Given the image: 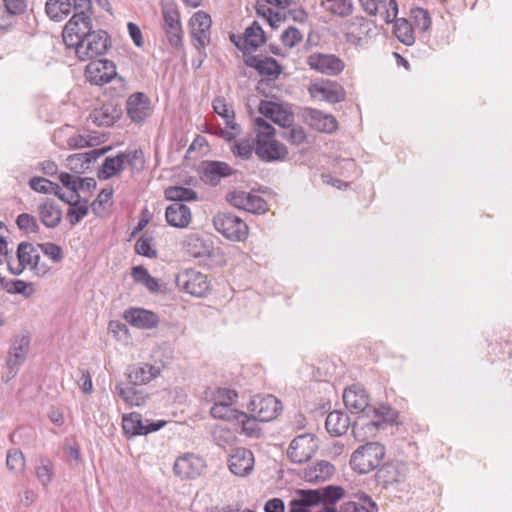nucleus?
Returning a JSON list of instances; mask_svg holds the SVG:
<instances>
[{"label": "nucleus", "mask_w": 512, "mask_h": 512, "mask_svg": "<svg viewBox=\"0 0 512 512\" xmlns=\"http://www.w3.org/2000/svg\"><path fill=\"white\" fill-rule=\"evenodd\" d=\"M385 447L379 442H367L359 446L350 457V467L359 474L375 470L385 456Z\"/></svg>", "instance_id": "obj_1"}, {"label": "nucleus", "mask_w": 512, "mask_h": 512, "mask_svg": "<svg viewBox=\"0 0 512 512\" xmlns=\"http://www.w3.org/2000/svg\"><path fill=\"white\" fill-rule=\"evenodd\" d=\"M371 411L374 414L373 419H368L367 416L362 415L353 425L354 437L360 441L373 437L379 429L384 427V424L392 423L395 420L396 413L390 407L371 408Z\"/></svg>", "instance_id": "obj_2"}, {"label": "nucleus", "mask_w": 512, "mask_h": 512, "mask_svg": "<svg viewBox=\"0 0 512 512\" xmlns=\"http://www.w3.org/2000/svg\"><path fill=\"white\" fill-rule=\"evenodd\" d=\"M110 47L107 32L98 29L82 38L72 48L80 61H87L105 54Z\"/></svg>", "instance_id": "obj_3"}, {"label": "nucleus", "mask_w": 512, "mask_h": 512, "mask_svg": "<svg viewBox=\"0 0 512 512\" xmlns=\"http://www.w3.org/2000/svg\"><path fill=\"white\" fill-rule=\"evenodd\" d=\"M163 30L169 45L177 50H183L184 31L181 24L180 12L174 3L165 4L161 9Z\"/></svg>", "instance_id": "obj_4"}, {"label": "nucleus", "mask_w": 512, "mask_h": 512, "mask_svg": "<svg viewBox=\"0 0 512 512\" xmlns=\"http://www.w3.org/2000/svg\"><path fill=\"white\" fill-rule=\"evenodd\" d=\"M213 224L219 233L232 241H242L248 235L247 224L232 213H218L213 219Z\"/></svg>", "instance_id": "obj_5"}, {"label": "nucleus", "mask_w": 512, "mask_h": 512, "mask_svg": "<svg viewBox=\"0 0 512 512\" xmlns=\"http://www.w3.org/2000/svg\"><path fill=\"white\" fill-rule=\"evenodd\" d=\"M91 14L75 12L63 29V41L68 48H72L93 30Z\"/></svg>", "instance_id": "obj_6"}, {"label": "nucleus", "mask_w": 512, "mask_h": 512, "mask_svg": "<svg viewBox=\"0 0 512 512\" xmlns=\"http://www.w3.org/2000/svg\"><path fill=\"white\" fill-rule=\"evenodd\" d=\"M30 346V339L24 335H17L11 339V344L8 351L6 360L5 374L6 381L15 377L20 367L26 360Z\"/></svg>", "instance_id": "obj_7"}, {"label": "nucleus", "mask_w": 512, "mask_h": 512, "mask_svg": "<svg viewBox=\"0 0 512 512\" xmlns=\"http://www.w3.org/2000/svg\"><path fill=\"white\" fill-rule=\"evenodd\" d=\"M6 254V263L8 270L13 275H20L26 266H31L32 269H37L40 255L31 243L21 242L18 245L15 261L12 255Z\"/></svg>", "instance_id": "obj_8"}, {"label": "nucleus", "mask_w": 512, "mask_h": 512, "mask_svg": "<svg viewBox=\"0 0 512 512\" xmlns=\"http://www.w3.org/2000/svg\"><path fill=\"white\" fill-rule=\"evenodd\" d=\"M190 37L194 47L201 51L210 43L212 20L204 11L195 12L189 20Z\"/></svg>", "instance_id": "obj_9"}, {"label": "nucleus", "mask_w": 512, "mask_h": 512, "mask_svg": "<svg viewBox=\"0 0 512 512\" xmlns=\"http://www.w3.org/2000/svg\"><path fill=\"white\" fill-rule=\"evenodd\" d=\"M311 70L328 76L339 75L345 68L344 61L335 54L314 52L306 57Z\"/></svg>", "instance_id": "obj_10"}, {"label": "nucleus", "mask_w": 512, "mask_h": 512, "mask_svg": "<svg viewBox=\"0 0 512 512\" xmlns=\"http://www.w3.org/2000/svg\"><path fill=\"white\" fill-rule=\"evenodd\" d=\"M213 110L225 121V128H219V136L226 141H233L240 135L241 128L235 122V113L232 107L222 97H217L212 103Z\"/></svg>", "instance_id": "obj_11"}, {"label": "nucleus", "mask_w": 512, "mask_h": 512, "mask_svg": "<svg viewBox=\"0 0 512 512\" xmlns=\"http://www.w3.org/2000/svg\"><path fill=\"white\" fill-rule=\"evenodd\" d=\"M249 407L252 415L261 422L273 420L282 410L281 402L270 394L254 396Z\"/></svg>", "instance_id": "obj_12"}, {"label": "nucleus", "mask_w": 512, "mask_h": 512, "mask_svg": "<svg viewBox=\"0 0 512 512\" xmlns=\"http://www.w3.org/2000/svg\"><path fill=\"white\" fill-rule=\"evenodd\" d=\"M205 468V460L194 453L179 456L173 465L175 475L181 479H195L203 473Z\"/></svg>", "instance_id": "obj_13"}, {"label": "nucleus", "mask_w": 512, "mask_h": 512, "mask_svg": "<svg viewBox=\"0 0 512 512\" xmlns=\"http://www.w3.org/2000/svg\"><path fill=\"white\" fill-rule=\"evenodd\" d=\"M318 446L312 434H302L294 438L287 450V456L294 463H304L312 458Z\"/></svg>", "instance_id": "obj_14"}, {"label": "nucleus", "mask_w": 512, "mask_h": 512, "mask_svg": "<svg viewBox=\"0 0 512 512\" xmlns=\"http://www.w3.org/2000/svg\"><path fill=\"white\" fill-rule=\"evenodd\" d=\"M116 76L115 64L106 59L91 61L85 68V77L93 85L102 86L109 83Z\"/></svg>", "instance_id": "obj_15"}, {"label": "nucleus", "mask_w": 512, "mask_h": 512, "mask_svg": "<svg viewBox=\"0 0 512 512\" xmlns=\"http://www.w3.org/2000/svg\"><path fill=\"white\" fill-rule=\"evenodd\" d=\"M176 282L185 292L197 297L204 296L209 288L206 275L194 269L181 272Z\"/></svg>", "instance_id": "obj_16"}, {"label": "nucleus", "mask_w": 512, "mask_h": 512, "mask_svg": "<svg viewBox=\"0 0 512 512\" xmlns=\"http://www.w3.org/2000/svg\"><path fill=\"white\" fill-rule=\"evenodd\" d=\"M227 201L235 208L251 212L264 213L266 211L265 200L250 192L235 190L227 194Z\"/></svg>", "instance_id": "obj_17"}, {"label": "nucleus", "mask_w": 512, "mask_h": 512, "mask_svg": "<svg viewBox=\"0 0 512 512\" xmlns=\"http://www.w3.org/2000/svg\"><path fill=\"white\" fill-rule=\"evenodd\" d=\"M408 473V464L403 461H397L383 465L376 472L375 478L379 485L387 488L391 485L404 482Z\"/></svg>", "instance_id": "obj_18"}, {"label": "nucleus", "mask_w": 512, "mask_h": 512, "mask_svg": "<svg viewBox=\"0 0 512 512\" xmlns=\"http://www.w3.org/2000/svg\"><path fill=\"white\" fill-rule=\"evenodd\" d=\"M343 401L351 413H370L369 396L366 390L360 385L353 384L346 388L343 393Z\"/></svg>", "instance_id": "obj_19"}, {"label": "nucleus", "mask_w": 512, "mask_h": 512, "mask_svg": "<svg viewBox=\"0 0 512 512\" xmlns=\"http://www.w3.org/2000/svg\"><path fill=\"white\" fill-rule=\"evenodd\" d=\"M374 24L372 21L356 16L350 19L345 25V38L349 43L361 45L371 36Z\"/></svg>", "instance_id": "obj_20"}, {"label": "nucleus", "mask_w": 512, "mask_h": 512, "mask_svg": "<svg viewBox=\"0 0 512 512\" xmlns=\"http://www.w3.org/2000/svg\"><path fill=\"white\" fill-rule=\"evenodd\" d=\"M258 110L262 115L282 127L290 126L294 121V114L291 109L280 103L261 100Z\"/></svg>", "instance_id": "obj_21"}, {"label": "nucleus", "mask_w": 512, "mask_h": 512, "mask_svg": "<svg viewBox=\"0 0 512 512\" xmlns=\"http://www.w3.org/2000/svg\"><path fill=\"white\" fill-rule=\"evenodd\" d=\"M255 154L264 162H274L284 160L288 155V151L282 143L273 137L257 140L255 142Z\"/></svg>", "instance_id": "obj_22"}, {"label": "nucleus", "mask_w": 512, "mask_h": 512, "mask_svg": "<svg viewBox=\"0 0 512 512\" xmlns=\"http://www.w3.org/2000/svg\"><path fill=\"white\" fill-rule=\"evenodd\" d=\"M151 103L148 96L142 92L131 94L126 101V111L131 121L143 122L151 114Z\"/></svg>", "instance_id": "obj_23"}, {"label": "nucleus", "mask_w": 512, "mask_h": 512, "mask_svg": "<svg viewBox=\"0 0 512 512\" xmlns=\"http://www.w3.org/2000/svg\"><path fill=\"white\" fill-rule=\"evenodd\" d=\"M123 318L131 326L145 330L157 327L160 321L156 313L144 308H130L124 312Z\"/></svg>", "instance_id": "obj_24"}, {"label": "nucleus", "mask_w": 512, "mask_h": 512, "mask_svg": "<svg viewBox=\"0 0 512 512\" xmlns=\"http://www.w3.org/2000/svg\"><path fill=\"white\" fill-rule=\"evenodd\" d=\"M164 424V422L158 421L144 425L141 415L135 412L124 415L122 419L123 431L129 436L146 435L150 432L158 431Z\"/></svg>", "instance_id": "obj_25"}, {"label": "nucleus", "mask_w": 512, "mask_h": 512, "mask_svg": "<svg viewBox=\"0 0 512 512\" xmlns=\"http://www.w3.org/2000/svg\"><path fill=\"white\" fill-rule=\"evenodd\" d=\"M230 471L240 477L249 475L254 468L253 453L246 448H237L230 456L229 460Z\"/></svg>", "instance_id": "obj_26"}, {"label": "nucleus", "mask_w": 512, "mask_h": 512, "mask_svg": "<svg viewBox=\"0 0 512 512\" xmlns=\"http://www.w3.org/2000/svg\"><path fill=\"white\" fill-rule=\"evenodd\" d=\"M246 64L270 79H276L282 73L281 65L272 57L253 55L246 60Z\"/></svg>", "instance_id": "obj_27"}, {"label": "nucleus", "mask_w": 512, "mask_h": 512, "mask_svg": "<svg viewBox=\"0 0 512 512\" xmlns=\"http://www.w3.org/2000/svg\"><path fill=\"white\" fill-rule=\"evenodd\" d=\"M121 115V109L112 101L103 103L90 113V119L97 126H111Z\"/></svg>", "instance_id": "obj_28"}, {"label": "nucleus", "mask_w": 512, "mask_h": 512, "mask_svg": "<svg viewBox=\"0 0 512 512\" xmlns=\"http://www.w3.org/2000/svg\"><path fill=\"white\" fill-rule=\"evenodd\" d=\"M165 218L170 226L185 228L191 222V211L183 203H172L166 208Z\"/></svg>", "instance_id": "obj_29"}, {"label": "nucleus", "mask_w": 512, "mask_h": 512, "mask_svg": "<svg viewBox=\"0 0 512 512\" xmlns=\"http://www.w3.org/2000/svg\"><path fill=\"white\" fill-rule=\"evenodd\" d=\"M334 473L335 467L333 464L326 460H320L313 466L305 468L302 476L307 482L317 483L330 479Z\"/></svg>", "instance_id": "obj_30"}, {"label": "nucleus", "mask_w": 512, "mask_h": 512, "mask_svg": "<svg viewBox=\"0 0 512 512\" xmlns=\"http://www.w3.org/2000/svg\"><path fill=\"white\" fill-rule=\"evenodd\" d=\"M233 169L225 162H206L202 170V178L211 185H217L222 178L233 174Z\"/></svg>", "instance_id": "obj_31"}, {"label": "nucleus", "mask_w": 512, "mask_h": 512, "mask_svg": "<svg viewBox=\"0 0 512 512\" xmlns=\"http://www.w3.org/2000/svg\"><path fill=\"white\" fill-rule=\"evenodd\" d=\"M160 375V368L150 364L135 365L128 370L129 383L137 386L143 385Z\"/></svg>", "instance_id": "obj_32"}, {"label": "nucleus", "mask_w": 512, "mask_h": 512, "mask_svg": "<svg viewBox=\"0 0 512 512\" xmlns=\"http://www.w3.org/2000/svg\"><path fill=\"white\" fill-rule=\"evenodd\" d=\"M264 42L265 35L262 27L257 22H253L251 26L246 28L242 44L235 42V45L244 52H250L256 50Z\"/></svg>", "instance_id": "obj_33"}, {"label": "nucleus", "mask_w": 512, "mask_h": 512, "mask_svg": "<svg viewBox=\"0 0 512 512\" xmlns=\"http://www.w3.org/2000/svg\"><path fill=\"white\" fill-rule=\"evenodd\" d=\"M182 247L187 254L195 258L209 256L211 252L210 245L196 233L186 235Z\"/></svg>", "instance_id": "obj_34"}, {"label": "nucleus", "mask_w": 512, "mask_h": 512, "mask_svg": "<svg viewBox=\"0 0 512 512\" xmlns=\"http://www.w3.org/2000/svg\"><path fill=\"white\" fill-rule=\"evenodd\" d=\"M308 119L310 126L320 132L333 133L337 130V121L331 114H325L320 110L310 109L308 111Z\"/></svg>", "instance_id": "obj_35"}, {"label": "nucleus", "mask_w": 512, "mask_h": 512, "mask_svg": "<svg viewBox=\"0 0 512 512\" xmlns=\"http://www.w3.org/2000/svg\"><path fill=\"white\" fill-rule=\"evenodd\" d=\"M40 220L47 228L57 227L62 219V210L51 200H46L38 206Z\"/></svg>", "instance_id": "obj_36"}, {"label": "nucleus", "mask_w": 512, "mask_h": 512, "mask_svg": "<svg viewBox=\"0 0 512 512\" xmlns=\"http://www.w3.org/2000/svg\"><path fill=\"white\" fill-rule=\"evenodd\" d=\"M307 491L309 493H315L317 498L316 506L321 504L322 507H335L336 502L344 496V489L340 486L333 485Z\"/></svg>", "instance_id": "obj_37"}, {"label": "nucleus", "mask_w": 512, "mask_h": 512, "mask_svg": "<svg viewBox=\"0 0 512 512\" xmlns=\"http://www.w3.org/2000/svg\"><path fill=\"white\" fill-rule=\"evenodd\" d=\"M349 425V417L341 411H332L326 417L325 427L327 432L332 436H341L345 434Z\"/></svg>", "instance_id": "obj_38"}, {"label": "nucleus", "mask_w": 512, "mask_h": 512, "mask_svg": "<svg viewBox=\"0 0 512 512\" xmlns=\"http://www.w3.org/2000/svg\"><path fill=\"white\" fill-rule=\"evenodd\" d=\"M321 8L328 14L346 18L353 13V0H319Z\"/></svg>", "instance_id": "obj_39"}, {"label": "nucleus", "mask_w": 512, "mask_h": 512, "mask_svg": "<svg viewBox=\"0 0 512 512\" xmlns=\"http://www.w3.org/2000/svg\"><path fill=\"white\" fill-rule=\"evenodd\" d=\"M313 97H320L330 103H337L343 99L342 90L332 82L313 85L310 89Z\"/></svg>", "instance_id": "obj_40"}, {"label": "nucleus", "mask_w": 512, "mask_h": 512, "mask_svg": "<svg viewBox=\"0 0 512 512\" xmlns=\"http://www.w3.org/2000/svg\"><path fill=\"white\" fill-rule=\"evenodd\" d=\"M315 493H309L307 490H298L297 497L289 502L288 512H314L316 507Z\"/></svg>", "instance_id": "obj_41"}, {"label": "nucleus", "mask_w": 512, "mask_h": 512, "mask_svg": "<svg viewBox=\"0 0 512 512\" xmlns=\"http://www.w3.org/2000/svg\"><path fill=\"white\" fill-rule=\"evenodd\" d=\"M393 33L396 38L407 46L415 42L414 28L406 18H398L394 21Z\"/></svg>", "instance_id": "obj_42"}, {"label": "nucleus", "mask_w": 512, "mask_h": 512, "mask_svg": "<svg viewBox=\"0 0 512 512\" xmlns=\"http://www.w3.org/2000/svg\"><path fill=\"white\" fill-rule=\"evenodd\" d=\"M71 8V0H47L45 11L49 18L60 21L70 13Z\"/></svg>", "instance_id": "obj_43"}, {"label": "nucleus", "mask_w": 512, "mask_h": 512, "mask_svg": "<svg viewBox=\"0 0 512 512\" xmlns=\"http://www.w3.org/2000/svg\"><path fill=\"white\" fill-rule=\"evenodd\" d=\"M123 156L121 153L115 157H107L101 168L99 169L98 176L101 179H109L124 169Z\"/></svg>", "instance_id": "obj_44"}, {"label": "nucleus", "mask_w": 512, "mask_h": 512, "mask_svg": "<svg viewBox=\"0 0 512 512\" xmlns=\"http://www.w3.org/2000/svg\"><path fill=\"white\" fill-rule=\"evenodd\" d=\"M116 391L119 397L130 406H140L145 402L146 395L142 390H138L133 386L123 387L116 386Z\"/></svg>", "instance_id": "obj_45"}, {"label": "nucleus", "mask_w": 512, "mask_h": 512, "mask_svg": "<svg viewBox=\"0 0 512 512\" xmlns=\"http://www.w3.org/2000/svg\"><path fill=\"white\" fill-rule=\"evenodd\" d=\"M104 153V149H94L84 153L73 154L68 156L67 165L70 169H76L77 164L75 163V160H81L80 168L85 169L88 168L92 162H95Z\"/></svg>", "instance_id": "obj_46"}, {"label": "nucleus", "mask_w": 512, "mask_h": 512, "mask_svg": "<svg viewBox=\"0 0 512 512\" xmlns=\"http://www.w3.org/2000/svg\"><path fill=\"white\" fill-rule=\"evenodd\" d=\"M166 199L173 203H183V201H193L197 199V193L191 188L182 186L168 187L165 190Z\"/></svg>", "instance_id": "obj_47"}, {"label": "nucleus", "mask_w": 512, "mask_h": 512, "mask_svg": "<svg viewBox=\"0 0 512 512\" xmlns=\"http://www.w3.org/2000/svg\"><path fill=\"white\" fill-rule=\"evenodd\" d=\"M79 199L80 198H71V201L68 203L69 209L67 212V218L73 226L79 223L89 211L87 202L84 201L83 203H80Z\"/></svg>", "instance_id": "obj_48"}, {"label": "nucleus", "mask_w": 512, "mask_h": 512, "mask_svg": "<svg viewBox=\"0 0 512 512\" xmlns=\"http://www.w3.org/2000/svg\"><path fill=\"white\" fill-rule=\"evenodd\" d=\"M231 152L235 157L248 160L255 152V142L248 138L234 141L231 145Z\"/></svg>", "instance_id": "obj_49"}, {"label": "nucleus", "mask_w": 512, "mask_h": 512, "mask_svg": "<svg viewBox=\"0 0 512 512\" xmlns=\"http://www.w3.org/2000/svg\"><path fill=\"white\" fill-rule=\"evenodd\" d=\"M132 276L137 283L143 284L149 291L156 292L159 290L157 279L152 277L144 267H133Z\"/></svg>", "instance_id": "obj_50"}, {"label": "nucleus", "mask_w": 512, "mask_h": 512, "mask_svg": "<svg viewBox=\"0 0 512 512\" xmlns=\"http://www.w3.org/2000/svg\"><path fill=\"white\" fill-rule=\"evenodd\" d=\"M237 420L242 424V432L245 433L248 437L251 438H259L261 435V430L258 427L257 419L251 415L244 412H240Z\"/></svg>", "instance_id": "obj_51"}, {"label": "nucleus", "mask_w": 512, "mask_h": 512, "mask_svg": "<svg viewBox=\"0 0 512 512\" xmlns=\"http://www.w3.org/2000/svg\"><path fill=\"white\" fill-rule=\"evenodd\" d=\"M37 479L44 488H47L53 478V464L49 459L41 458L35 468Z\"/></svg>", "instance_id": "obj_52"}, {"label": "nucleus", "mask_w": 512, "mask_h": 512, "mask_svg": "<svg viewBox=\"0 0 512 512\" xmlns=\"http://www.w3.org/2000/svg\"><path fill=\"white\" fill-rule=\"evenodd\" d=\"M410 18L412 19L414 27L421 32L427 31L431 26L429 13L423 8H412L410 10Z\"/></svg>", "instance_id": "obj_53"}, {"label": "nucleus", "mask_w": 512, "mask_h": 512, "mask_svg": "<svg viewBox=\"0 0 512 512\" xmlns=\"http://www.w3.org/2000/svg\"><path fill=\"white\" fill-rule=\"evenodd\" d=\"M6 466L10 471L14 473L22 472L25 467V458L23 453L19 449L15 448L8 450L6 456Z\"/></svg>", "instance_id": "obj_54"}, {"label": "nucleus", "mask_w": 512, "mask_h": 512, "mask_svg": "<svg viewBox=\"0 0 512 512\" xmlns=\"http://www.w3.org/2000/svg\"><path fill=\"white\" fill-rule=\"evenodd\" d=\"M6 291L10 294H21L25 298L31 297L34 292V286L30 282H25L23 280H13L9 283H6Z\"/></svg>", "instance_id": "obj_55"}, {"label": "nucleus", "mask_w": 512, "mask_h": 512, "mask_svg": "<svg viewBox=\"0 0 512 512\" xmlns=\"http://www.w3.org/2000/svg\"><path fill=\"white\" fill-rule=\"evenodd\" d=\"M124 167L128 166L132 171H140L144 167V156L141 150L122 152Z\"/></svg>", "instance_id": "obj_56"}, {"label": "nucleus", "mask_w": 512, "mask_h": 512, "mask_svg": "<svg viewBox=\"0 0 512 512\" xmlns=\"http://www.w3.org/2000/svg\"><path fill=\"white\" fill-rule=\"evenodd\" d=\"M253 128L256 133L255 142L257 140L273 138L275 135L274 127L261 117L254 119Z\"/></svg>", "instance_id": "obj_57"}, {"label": "nucleus", "mask_w": 512, "mask_h": 512, "mask_svg": "<svg viewBox=\"0 0 512 512\" xmlns=\"http://www.w3.org/2000/svg\"><path fill=\"white\" fill-rule=\"evenodd\" d=\"M383 20L389 24L394 22L398 14V4L396 0H380L379 12Z\"/></svg>", "instance_id": "obj_58"}, {"label": "nucleus", "mask_w": 512, "mask_h": 512, "mask_svg": "<svg viewBox=\"0 0 512 512\" xmlns=\"http://www.w3.org/2000/svg\"><path fill=\"white\" fill-rule=\"evenodd\" d=\"M211 416L217 419L230 420L237 419L239 411L233 409L231 406L221 404L220 402H214V405L210 409Z\"/></svg>", "instance_id": "obj_59"}, {"label": "nucleus", "mask_w": 512, "mask_h": 512, "mask_svg": "<svg viewBox=\"0 0 512 512\" xmlns=\"http://www.w3.org/2000/svg\"><path fill=\"white\" fill-rule=\"evenodd\" d=\"M113 196L112 188L102 189L97 198L92 202L91 208L95 215L101 216L105 210V205L109 204Z\"/></svg>", "instance_id": "obj_60"}, {"label": "nucleus", "mask_w": 512, "mask_h": 512, "mask_svg": "<svg viewBox=\"0 0 512 512\" xmlns=\"http://www.w3.org/2000/svg\"><path fill=\"white\" fill-rule=\"evenodd\" d=\"M280 39L285 47L293 48L302 41L303 34L298 28L289 26L282 31Z\"/></svg>", "instance_id": "obj_61"}, {"label": "nucleus", "mask_w": 512, "mask_h": 512, "mask_svg": "<svg viewBox=\"0 0 512 512\" xmlns=\"http://www.w3.org/2000/svg\"><path fill=\"white\" fill-rule=\"evenodd\" d=\"M364 502L367 506L352 501L344 503L342 512H375L378 510L376 503L370 497L365 496Z\"/></svg>", "instance_id": "obj_62"}, {"label": "nucleus", "mask_w": 512, "mask_h": 512, "mask_svg": "<svg viewBox=\"0 0 512 512\" xmlns=\"http://www.w3.org/2000/svg\"><path fill=\"white\" fill-rule=\"evenodd\" d=\"M152 240V237L147 233L140 236V238L135 243L136 253L149 258L155 257L156 251L152 249Z\"/></svg>", "instance_id": "obj_63"}, {"label": "nucleus", "mask_w": 512, "mask_h": 512, "mask_svg": "<svg viewBox=\"0 0 512 512\" xmlns=\"http://www.w3.org/2000/svg\"><path fill=\"white\" fill-rule=\"evenodd\" d=\"M16 224L20 230L26 233H37L39 230L36 218L28 213L19 214L16 219Z\"/></svg>", "instance_id": "obj_64"}]
</instances>
